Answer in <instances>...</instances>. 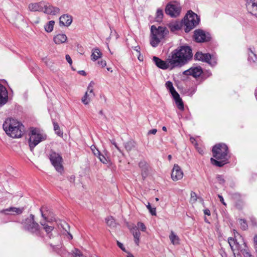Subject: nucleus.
Wrapping results in <instances>:
<instances>
[{"mask_svg": "<svg viewBox=\"0 0 257 257\" xmlns=\"http://www.w3.org/2000/svg\"><path fill=\"white\" fill-rule=\"evenodd\" d=\"M213 156L215 158H211L212 164L217 167H222L228 163V148L224 144H218L212 148Z\"/></svg>", "mask_w": 257, "mask_h": 257, "instance_id": "nucleus-1", "label": "nucleus"}, {"mask_svg": "<svg viewBox=\"0 0 257 257\" xmlns=\"http://www.w3.org/2000/svg\"><path fill=\"white\" fill-rule=\"evenodd\" d=\"M3 127L6 133L13 138H21L25 132V127L23 124L12 118L6 119Z\"/></svg>", "mask_w": 257, "mask_h": 257, "instance_id": "nucleus-2", "label": "nucleus"}, {"mask_svg": "<svg viewBox=\"0 0 257 257\" xmlns=\"http://www.w3.org/2000/svg\"><path fill=\"white\" fill-rule=\"evenodd\" d=\"M200 23V16L192 11L189 10L180 23L179 24L178 23V31L181 29V27H183L185 32L188 33L197 27Z\"/></svg>", "mask_w": 257, "mask_h": 257, "instance_id": "nucleus-3", "label": "nucleus"}, {"mask_svg": "<svg viewBox=\"0 0 257 257\" xmlns=\"http://www.w3.org/2000/svg\"><path fill=\"white\" fill-rule=\"evenodd\" d=\"M152 60L155 65L160 69H173L177 66V49L174 50L172 55L169 56L167 61H164L156 56H154Z\"/></svg>", "mask_w": 257, "mask_h": 257, "instance_id": "nucleus-4", "label": "nucleus"}, {"mask_svg": "<svg viewBox=\"0 0 257 257\" xmlns=\"http://www.w3.org/2000/svg\"><path fill=\"white\" fill-rule=\"evenodd\" d=\"M151 31L152 37L150 43L153 47H157L158 44L164 39L165 37L168 33V30L166 28L163 27L157 28L154 25L151 26Z\"/></svg>", "mask_w": 257, "mask_h": 257, "instance_id": "nucleus-5", "label": "nucleus"}, {"mask_svg": "<svg viewBox=\"0 0 257 257\" xmlns=\"http://www.w3.org/2000/svg\"><path fill=\"white\" fill-rule=\"evenodd\" d=\"M22 224L23 225V228L25 230L36 235H41V227L39 224L35 221L34 215L31 214L29 217L22 221Z\"/></svg>", "mask_w": 257, "mask_h": 257, "instance_id": "nucleus-6", "label": "nucleus"}, {"mask_svg": "<svg viewBox=\"0 0 257 257\" xmlns=\"http://www.w3.org/2000/svg\"><path fill=\"white\" fill-rule=\"evenodd\" d=\"M47 136L40 133L37 128H32L30 132L29 144L31 151L41 142L46 139Z\"/></svg>", "mask_w": 257, "mask_h": 257, "instance_id": "nucleus-7", "label": "nucleus"}, {"mask_svg": "<svg viewBox=\"0 0 257 257\" xmlns=\"http://www.w3.org/2000/svg\"><path fill=\"white\" fill-rule=\"evenodd\" d=\"M50 245L53 249L57 252L62 257H86L82 254L80 250L77 248H74L72 250L71 253L68 252L62 246H60L59 244H53V243H49Z\"/></svg>", "mask_w": 257, "mask_h": 257, "instance_id": "nucleus-8", "label": "nucleus"}, {"mask_svg": "<svg viewBox=\"0 0 257 257\" xmlns=\"http://www.w3.org/2000/svg\"><path fill=\"white\" fill-rule=\"evenodd\" d=\"M49 158L56 171L61 173L64 169L62 165L63 159L60 154L51 150L49 154Z\"/></svg>", "mask_w": 257, "mask_h": 257, "instance_id": "nucleus-9", "label": "nucleus"}, {"mask_svg": "<svg viewBox=\"0 0 257 257\" xmlns=\"http://www.w3.org/2000/svg\"><path fill=\"white\" fill-rule=\"evenodd\" d=\"M192 57V49H178V67L187 64Z\"/></svg>", "mask_w": 257, "mask_h": 257, "instance_id": "nucleus-10", "label": "nucleus"}, {"mask_svg": "<svg viewBox=\"0 0 257 257\" xmlns=\"http://www.w3.org/2000/svg\"><path fill=\"white\" fill-rule=\"evenodd\" d=\"M193 40L197 43H205L211 41V34L201 29H196L192 36Z\"/></svg>", "mask_w": 257, "mask_h": 257, "instance_id": "nucleus-11", "label": "nucleus"}, {"mask_svg": "<svg viewBox=\"0 0 257 257\" xmlns=\"http://www.w3.org/2000/svg\"><path fill=\"white\" fill-rule=\"evenodd\" d=\"M194 58L196 60L207 62L212 66L216 64V60L212 58L211 55L209 53H202V52H197L195 54Z\"/></svg>", "mask_w": 257, "mask_h": 257, "instance_id": "nucleus-12", "label": "nucleus"}, {"mask_svg": "<svg viewBox=\"0 0 257 257\" xmlns=\"http://www.w3.org/2000/svg\"><path fill=\"white\" fill-rule=\"evenodd\" d=\"M43 12L48 15H56L60 13V9L57 7H53L44 2V10Z\"/></svg>", "mask_w": 257, "mask_h": 257, "instance_id": "nucleus-13", "label": "nucleus"}, {"mask_svg": "<svg viewBox=\"0 0 257 257\" xmlns=\"http://www.w3.org/2000/svg\"><path fill=\"white\" fill-rule=\"evenodd\" d=\"M245 5L248 12L257 18V13H253V12H257V3L255 1L246 0Z\"/></svg>", "mask_w": 257, "mask_h": 257, "instance_id": "nucleus-14", "label": "nucleus"}, {"mask_svg": "<svg viewBox=\"0 0 257 257\" xmlns=\"http://www.w3.org/2000/svg\"><path fill=\"white\" fill-rule=\"evenodd\" d=\"M202 73V70L200 67H192L183 72L184 75H191L194 77L199 76Z\"/></svg>", "mask_w": 257, "mask_h": 257, "instance_id": "nucleus-15", "label": "nucleus"}, {"mask_svg": "<svg viewBox=\"0 0 257 257\" xmlns=\"http://www.w3.org/2000/svg\"><path fill=\"white\" fill-rule=\"evenodd\" d=\"M139 167L141 170V175L143 180L148 176L149 165L145 160L141 161L139 163Z\"/></svg>", "mask_w": 257, "mask_h": 257, "instance_id": "nucleus-16", "label": "nucleus"}, {"mask_svg": "<svg viewBox=\"0 0 257 257\" xmlns=\"http://www.w3.org/2000/svg\"><path fill=\"white\" fill-rule=\"evenodd\" d=\"M8 97V92L6 87L0 84V105L7 102Z\"/></svg>", "mask_w": 257, "mask_h": 257, "instance_id": "nucleus-17", "label": "nucleus"}, {"mask_svg": "<svg viewBox=\"0 0 257 257\" xmlns=\"http://www.w3.org/2000/svg\"><path fill=\"white\" fill-rule=\"evenodd\" d=\"M59 20L60 25L68 27L72 23V18L70 15H63L60 17Z\"/></svg>", "mask_w": 257, "mask_h": 257, "instance_id": "nucleus-18", "label": "nucleus"}, {"mask_svg": "<svg viewBox=\"0 0 257 257\" xmlns=\"http://www.w3.org/2000/svg\"><path fill=\"white\" fill-rule=\"evenodd\" d=\"M167 89L169 90L170 93L172 94L174 103L177 105V91L175 90L172 82L168 81L165 83Z\"/></svg>", "mask_w": 257, "mask_h": 257, "instance_id": "nucleus-19", "label": "nucleus"}, {"mask_svg": "<svg viewBox=\"0 0 257 257\" xmlns=\"http://www.w3.org/2000/svg\"><path fill=\"white\" fill-rule=\"evenodd\" d=\"M165 12L166 14L170 16L171 17H175L176 14H177V6L176 4H168L165 9Z\"/></svg>", "mask_w": 257, "mask_h": 257, "instance_id": "nucleus-20", "label": "nucleus"}, {"mask_svg": "<svg viewBox=\"0 0 257 257\" xmlns=\"http://www.w3.org/2000/svg\"><path fill=\"white\" fill-rule=\"evenodd\" d=\"M44 2H41L37 3L30 4L29 5V9L33 12H43L44 10Z\"/></svg>", "mask_w": 257, "mask_h": 257, "instance_id": "nucleus-21", "label": "nucleus"}, {"mask_svg": "<svg viewBox=\"0 0 257 257\" xmlns=\"http://www.w3.org/2000/svg\"><path fill=\"white\" fill-rule=\"evenodd\" d=\"M24 207L17 208L15 207H11L7 209L3 210L2 212L6 214H8V212L11 211L14 212L15 214L19 215L22 214L24 211Z\"/></svg>", "mask_w": 257, "mask_h": 257, "instance_id": "nucleus-22", "label": "nucleus"}, {"mask_svg": "<svg viewBox=\"0 0 257 257\" xmlns=\"http://www.w3.org/2000/svg\"><path fill=\"white\" fill-rule=\"evenodd\" d=\"M67 39L65 34H59L54 37V41L57 44H60L65 43Z\"/></svg>", "mask_w": 257, "mask_h": 257, "instance_id": "nucleus-23", "label": "nucleus"}, {"mask_svg": "<svg viewBox=\"0 0 257 257\" xmlns=\"http://www.w3.org/2000/svg\"><path fill=\"white\" fill-rule=\"evenodd\" d=\"M40 212L41 213V216L44 218V220L45 221H48V216L49 215L50 213V211L49 210V207L47 206H43L40 208Z\"/></svg>", "mask_w": 257, "mask_h": 257, "instance_id": "nucleus-24", "label": "nucleus"}, {"mask_svg": "<svg viewBox=\"0 0 257 257\" xmlns=\"http://www.w3.org/2000/svg\"><path fill=\"white\" fill-rule=\"evenodd\" d=\"M102 53L100 51V49H94L91 54V59L93 61H96L99 58H101Z\"/></svg>", "mask_w": 257, "mask_h": 257, "instance_id": "nucleus-25", "label": "nucleus"}, {"mask_svg": "<svg viewBox=\"0 0 257 257\" xmlns=\"http://www.w3.org/2000/svg\"><path fill=\"white\" fill-rule=\"evenodd\" d=\"M106 223L111 228L116 227V223L112 216H108L105 219Z\"/></svg>", "mask_w": 257, "mask_h": 257, "instance_id": "nucleus-26", "label": "nucleus"}, {"mask_svg": "<svg viewBox=\"0 0 257 257\" xmlns=\"http://www.w3.org/2000/svg\"><path fill=\"white\" fill-rule=\"evenodd\" d=\"M124 147L127 152L131 151L135 147V143L130 141L124 144Z\"/></svg>", "mask_w": 257, "mask_h": 257, "instance_id": "nucleus-27", "label": "nucleus"}, {"mask_svg": "<svg viewBox=\"0 0 257 257\" xmlns=\"http://www.w3.org/2000/svg\"><path fill=\"white\" fill-rule=\"evenodd\" d=\"M41 225L43 227V229L45 230L46 233L50 236V233L53 230L54 227L52 226H49L45 222H41Z\"/></svg>", "mask_w": 257, "mask_h": 257, "instance_id": "nucleus-28", "label": "nucleus"}, {"mask_svg": "<svg viewBox=\"0 0 257 257\" xmlns=\"http://www.w3.org/2000/svg\"><path fill=\"white\" fill-rule=\"evenodd\" d=\"M55 24V21H50L45 26V30L46 32L48 33L51 32L54 28V25Z\"/></svg>", "mask_w": 257, "mask_h": 257, "instance_id": "nucleus-29", "label": "nucleus"}, {"mask_svg": "<svg viewBox=\"0 0 257 257\" xmlns=\"http://www.w3.org/2000/svg\"><path fill=\"white\" fill-rule=\"evenodd\" d=\"M133 234L135 239V242L137 245H138L139 243L141 233L139 230L135 229L134 231H133Z\"/></svg>", "mask_w": 257, "mask_h": 257, "instance_id": "nucleus-30", "label": "nucleus"}, {"mask_svg": "<svg viewBox=\"0 0 257 257\" xmlns=\"http://www.w3.org/2000/svg\"><path fill=\"white\" fill-rule=\"evenodd\" d=\"M168 27L172 32H177V21H172L168 24Z\"/></svg>", "mask_w": 257, "mask_h": 257, "instance_id": "nucleus-31", "label": "nucleus"}, {"mask_svg": "<svg viewBox=\"0 0 257 257\" xmlns=\"http://www.w3.org/2000/svg\"><path fill=\"white\" fill-rule=\"evenodd\" d=\"M94 85V82L93 81H91L87 87V91L88 94L90 95L91 97H94L95 96L94 93L93 92V87Z\"/></svg>", "mask_w": 257, "mask_h": 257, "instance_id": "nucleus-32", "label": "nucleus"}, {"mask_svg": "<svg viewBox=\"0 0 257 257\" xmlns=\"http://www.w3.org/2000/svg\"><path fill=\"white\" fill-rule=\"evenodd\" d=\"M163 17V12L162 10L158 9L156 12V21L158 22H161Z\"/></svg>", "mask_w": 257, "mask_h": 257, "instance_id": "nucleus-33", "label": "nucleus"}, {"mask_svg": "<svg viewBox=\"0 0 257 257\" xmlns=\"http://www.w3.org/2000/svg\"><path fill=\"white\" fill-rule=\"evenodd\" d=\"M53 124L55 133L59 136H62L63 135V133L60 131V127L58 123L53 121Z\"/></svg>", "mask_w": 257, "mask_h": 257, "instance_id": "nucleus-34", "label": "nucleus"}, {"mask_svg": "<svg viewBox=\"0 0 257 257\" xmlns=\"http://www.w3.org/2000/svg\"><path fill=\"white\" fill-rule=\"evenodd\" d=\"M239 223L240 225V228L243 230H245L247 229L248 225L246 222V221L244 219H239L238 220Z\"/></svg>", "mask_w": 257, "mask_h": 257, "instance_id": "nucleus-35", "label": "nucleus"}, {"mask_svg": "<svg viewBox=\"0 0 257 257\" xmlns=\"http://www.w3.org/2000/svg\"><path fill=\"white\" fill-rule=\"evenodd\" d=\"M184 104L183 102L180 97L179 94L178 93V109L181 110H184Z\"/></svg>", "mask_w": 257, "mask_h": 257, "instance_id": "nucleus-36", "label": "nucleus"}, {"mask_svg": "<svg viewBox=\"0 0 257 257\" xmlns=\"http://www.w3.org/2000/svg\"><path fill=\"white\" fill-rule=\"evenodd\" d=\"M177 167V165L175 164L172 169V172L171 174V178L173 180L176 181L177 180V169H176Z\"/></svg>", "mask_w": 257, "mask_h": 257, "instance_id": "nucleus-37", "label": "nucleus"}, {"mask_svg": "<svg viewBox=\"0 0 257 257\" xmlns=\"http://www.w3.org/2000/svg\"><path fill=\"white\" fill-rule=\"evenodd\" d=\"M147 208L149 209V212L152 215H156V208H153L151 207L150 203L147 205Z\"/></svg>", "mask_w": 257, "mask_h": 257, "instance_id": "nucleus-38", "label": "nucleus"}, {"mask_svg": "<svg viewBox=\"0 0 257 257\" xmlns=\"http://www.w3.org/2000/svg\"><path fill=\"white\" fill-rule=\"evenodd\" d=\"M197 200V194L194 192H191V197H190V202L192 203H195Z\"/></svg>", "mask_w": 257, "mask_h": 257, "instance_id": "nucleus-39", "label": "nucleus"}, {"mask_svg": "<svg viewBox=\"0 0 257 257\" xmlns=\"http://www.w3.org/2000/svg\"><path fill=\"white\" fill-rule=\"evenodd\" d=\"M228 242L232 250H233V245L235 244V240L232 237H229L228 239Z\"/></svg>", "mask_w": 257, "mask_h": 257, "instance_id": "nucleus-40", "label": "nucleus"}, {"mask_svg": "<svg viewBox=\"0 0 257 257\" xmlns=\"http://www.w3.org/2000/svg\"><path fill=\"white\" fill-rule=\"evenodd\" d=\"M98 157L99 160L101 162H102L103 164H106L107 162V159L104 156V155H102L100 152H99V155H97L96 156Z\"/></svg>", "mask_w": 257, "mask_h": 257, "instance_id": "nucleus-41", "label": "nucleus"}, {"mask_svg": "<svg viewBox=\"0 0 257 257\" xmlns=\"http://www.w3.org/2000/svg\"><path fill=\"white\" fill-rule=\"evenodd\" d=\"M88 95V92H86L85 95L82 98V102L85 105L88 104L90 102V98L86 97V95Z\"/></svg>", "mask_w": 257, "mask_h": 257, "instance_id": "nucleus-42", "label": "nucleus"}, {"mask_svg": "<svg viewBox=\"0 0 257 257\" xmlns=\"http://www.w3.org/2000/svg\"><path fill=\"white\" fill-rule=\"evenodd\" d=\"M216 179L220 184H223L225 182V180L222 175H217L216 176Z\"/></svg>", "mask_w": 257, "mask_h": 257, "instance_id": "nucleus-43", "label": "nucleus"}, {"mask_svg": "<svg viewBox=\"0 0 257 257\" xmlns=\"http://www.w3.org/2000/svg\"><path fill=\"white\" fill-rule=\"evenodd\" d=\"M176 236L175 234V233H174V232L173 231H171V234L169 235V238H170V239L171 242L173 244H175V240L176 239Z\"/></svg>", "mask_w": 257, "mask_h": 257, "instance_id": "nucleus-44", "label": "nucleus"}, {"mask_svg": "<svg viewBox=\"0 0 257 257\" xmlns=\"http://www.w3.org/2000/svg\"><path fill=\"white\" fill-rule=\"evenodd\" d=\"M184 176L183 172L181 170L180 167L178 166V180L181 179L183 178Z\"/></svg>", "mask_w": 257, "mask_h": 257, "instance_id": "nucleus-45", "label": "nucleus"}, {"mask_svg": "<svg viewBox=\"0 0 257 257\" xmlns=\"http://www.w3.org/2000/svg\"><path fill=\"white\" fill-rule=\"evenodd\" d=\"M136 50V55L138 56V59L140 61H143V56L140 53V51L138 49H135Z\"/></svg>", "mask_w": 257, "mask_h": 257, "instance_id": "nucleus-46", "label": "nucleus"}, {"mask_svg": "<svg viewBox=\"0 0 257 257\" xmlns=\"http://www.w3.org/2000/svg\"><path fill=\"white\" fill-rule=\"evenodd\" d=\"M91 149L93 152V154H94V155H95L96 156H97V155H99L100 151L97 149L96 148L95 146H92L91 147Z\"/></svg>", "mask_w": 257, "mask_h": 257, "instance_id": "nucleus-47", "label": "nucleus"}, {"mask_svg": "<svg viewBox=\"0 0 257 257\" xmlns=\"http://www.w3.org/2000/svg\"><path fill=\"white\" fill-rule=\"evenodd\" d=\"M138 226L143 231H145L146 230V227L145 224L141 222H138Z\"/></svg>", "mask_w": 257, "mask_h": 257, "instance_id": "nucleus-48", "label": "nucleus"}, {"mask_svg": "<svg viewBox=\"0 0 257 257\" xmlns=\"http://www.w3.org/2000/svg\"><path fill=\"white\" fill-rule=\"evenodd\" d=\"M242 254L244 257H253L249 251L245 249L242 251Z\"/></svg>", "mask_w": 257, "mask_h": 257, "instance_id": "nucleus-49", "label": "nucleus"}, {"mask_svg": "<svg viewBox=\"0 0 257 257\" xmlns=\"http://www.w3.org/2000/svg\"><path fill=\"white\" fill-rule=\"evenodd\" d=\"M111 143L114 146V147L116 148V149L123 155V153L120 150V149L118 147L114 140H112L110 141Z\"/></svg>", "mask_w": 257, "mask_h": 257, "instance_id": "nucleus-50", "label": "nucleus"}, {"mask_svg": "<svg viewBox=\"0 0 257 257\" xmlns=\"http://www.w3.org/2000/svg\"><path fill=\"white\" fill-rule=\"evenodd\" d=\"M117 244L118 246L123 251H125V247H124L123 244L121 242H120L118 241H117Z\"/></svg>", "mask_w": 257, "mask_h": 257, "instance_id": "nucleus-51", "label": "nucleus"}, {"mask_svg": "<svg viewBox=\"0 0 257 257\" xmlns=\"http://www.w3.org/2000/svg\"><path fill=\"white\" fill-rule=\"evenodd\" d=\"M65 58H66V60H67V61L68 62V63L71 65L72 64V60L70 57V56L68 55V54H67L65 56Z\"/></svg>", "mask_w": 257, "mask_h": 257, "instance_id": "nucleus-52", "label": "nucleus"}, {"mask_svg": "<svg viewBox=\"0 0 257 257\" xmlns=\"http://www.w3.org/2000/svg\"><path fill=\"white\" fill-rule=\"evenodd\" d=\"M98 64L102 67H104L106 65V62L105 60H101L98 62Z\"/></svg>", "mask_w": 257, "mask_h": 257, "instance_id": "nucleus-53", "label": "nucleus"}, {"mask_svg": "<svg viewBox=\"0 0 257 257\" xmlns=\"http://www.w3.org/2000/svg\"><path fill=\"white\" fill-rule=\"evenodd\" d=\"M249 55V59H251L252 58V55L254 56L255 57V60L256 59V55L254 53V52L252 51L251 49H249V53H248Z\"/></svg>", "mask_w": 257, "mask_h": 257, "instance_id": "nucleus-54", "label": "nucleus"}, {"mask_svg": "<svg viewBox=\"0 0 257 257\" xmlns=\"http://www.w3.org/2000/svg\"><path fill=\"white\" fill-rule=\"evenodd\" d=\"M190 140V141L192 143V144H193L195 146L196 149H197V144L196 141L195 140V139L192 137H191Z\"/></svg>", "mask_w": 257, "mask_h": 257, "instance_id": "nucleus-55", "label": "nucleus"}, {"mask_svg": "<svg viewBox=\"0 0 257 257\" xmlns=\"http://www.w3.org/2000/svg\"><path fill=\"white\" fill-rule=\"evenodd\" d=\"M218 198H219V200H220V201L224 205V206H226V204L225 203V202H224V199L223 198V197L219 195V194H218Z\"/></svg>", "mask_w": 257, "mask_h": 257, "instance_id": "nucleus-56", "label": "nucleus"}, {"mask_svg": "<svg viewBox=\"0 0 257 257\" xmlns=\"http://www.w3.org/2000/svg\"><path fill=\"white\" fill-rule=\"evenodd\" d=\"M157 132V129H152V130H151L150 131H149L148 132V134H153V135H155L156 134Z\"/></svg>", "mask_w": 257, "mask_h": 257, "instance_id": "nucleus-57", "label": "nucleus"}, {"mask_svg": "<svg viewBox=\"0 0 257 257\" xmlns=\"http://www.w3.org/2000/svg\"><path fill=\"white\" fill-rule=\"evenodd\" d=\"M204 213L205 214V215H210V210L208 209H205L204 210Z\"/></svg>", "mask_w": 257, "mask_h": 257, "instance_id": "nucleus-58", "label": "nucleus"}, {"mask_svg": "<svg viewBox=\"0 0 257 257\" xmlns=\"http://www.w3.org/2000/svg\"><path fill=\"white\" fill-rule=\"evenodd\" d=\"M78 73H79L80 74H81V75H83V76H86V72H85V71H84V70H81V71H79L78 72Z\"/></svg>", "mask_w": 257, "mask_h": 257, "instance_id": "nucleus-59", "label": "nucleus"}, {"mask_svg": "<svg viewBox=\"0 0 257 257\" xmlns=\"http://www.w3.org/2000/svg\"><path fill=\"white\" fill-rule=\"evenodd\" d=\"M178 48H191L190 46L187 45L181 46L178 47Z\"/></svg>", "mask_w": 257, "mask_h": 257, "instance_id": "nucleus-60", "label": "nucleus"}, {"mask_svg": "<svg viewBox=\"0 0 257 257\" xmlns=\"http://www.w3.org/2000/svg\"><path fill=\"white\" fill-rule=\"evenodd\" d=\"M99 113L103 116L104 118H106L105 115L103 114L102 110L99 111Z\"/></svg>", "mask_w": 257, "mask_h": 257, "instance_id": "nucleus-61", "label": "nucleus"}, {"mask_svg": "<svg viewBox=\"0 0 257 257\" xmlns=\"http://www.w3.org/2000/svg\"><path fill=\"white\" fill-rule=\"evenodd\" d=\"M197 149H198V151L199 152V153L200 154H202L203 153V150H202L201 149H198V148H197Z\"/></svg>", "mask_w": 257, "mask_h": 257, "instance_id": "nucleus-62", "label": "nucleus"}, {"mask_svg": "<svg viewBox=\"0 0 257 257\" xmlns=\"http://www.w3.org/2000/svg\"><path fill=\"white\" fill-rule=\"evenodd\" d=\"M181 11V8L178 6V16L179 15Z\"/></svg>", "mask_w": 257, "mask_h": 257, "instance_id": "nucleus-63", "label": "nucleus"}, {"mask_svg": "<svg viewBox=\"0 0 257 257\" xmlns=\"http://www.w3.org/2000/svg\"><path fill=\"white\" fill-rule=\"evenodd\" d=\"M168 159L169 161H170L172 159V156L171 155H168Z\"/></svg>", "mask_w": 257, "mask_h": 257, "instance_id": "nucleus-64", "label": "nucleus"}]
</instances>
